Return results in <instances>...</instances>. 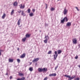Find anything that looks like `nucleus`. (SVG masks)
I'll return each instance as SVG.
<instances>
[{"label": "nucleus", "instance_id": "obj_46", "mask_svg": "<svg viewBox=\"0 0 80 80\" xmlns=\"http://www.w3.org/2000/svg\"><path fill=\"white\" fill-rule=\"evenodd\" d=\"M60 0H58V1H59Z\"/></svg>", "mask_w": 80, "mask_h": 80}, {"label": "nucleus", "instance_id": "obj_21", "mask_svg": "<svg viewBox=\"0 0 80 80\" xmlns=\"http://www.w3.org/2000/svg\"><path fill=\"white\" fill-rule=\"evenodd\" d=\"M13 13H14V10H12L11 12V15H12Z\"/></svg>", "mask_w": 80, "mask_h": 80}, {"label": "nucleus", "instance_id": "obj_9", "mask_svg": "<svg viewBox=\"0 0 80 80\" xmlns=\"http://www.w3.org/2000/svg\"><path fill=\"white\" fill-rule=\"evenodd\" d=\"M21 22V19H19L18 22V25H20V22Z\"/></svg>", "mask_w": 80, "mask_h": 80}, {"label": "nucleus", "instance_id": "obj_35", "mask_svg": "<svg viewBox=\"0 0 80 80\" xmlns=\"http://www.w3.org/2000/svg\"><path fill=\"white\" fill-rule=\"evenodd\" d=\"M18 12V13H21V12H22V11L21 10H20L19 11H17Z\"/></svg>", "mask_w": 80, "mask_h": 80}, {"label": "nucleus", "instance_id": "obj_23", "mask_svg": "<svg viewBox=\"0 0 80 80\" xmlns=\"http://www.w3.org/2000/svg\"><path fill=\"white\" fill-rule=\"evenodd\" d=\"M27 39V38H24L22 39V42H25L26 39Z\"/></svg>", "mask_w": 80, "mask_h": 80}, {"label": "nucleus", "instance_id": "obj_24", "mask_svg": "<svg viewBox=\"0 0 80 80\" xmlns=\"http://www.w3.org/2000/svg\"><path fill=\"white\" fill-rule=\"evenodd\" d=\"M20 8H25V6L23 5L22 6V4H21Z\"/></svg>", "mask_w": 80, "mask_h": 80}, {"label": "nucleus", "instance_id": "obj_39", "mask_svg": "<svg viewBox=\"0 0 80 80\" xmlns=\"http://www.w3.org/2000/svg\"><path fill=\"white\" fill-rule=\"evenodd\" d=\"M32 12H35V9H32Z\"/></svg>", "mask_w": 80, "mask_h": 80}, {"label": "nucleus", "instance_id": "obj_30", "mask_svg": "<svg viewBox=\"0 0 80 80\" xmlns=\"http://www.w3.org/2000/svg\"><path fill=\"white\" fill-rule=\"evenodd\" d=\"M17 62H18V63H20V60L19 59H17Z\"/></svg>", "mask_w": 80, "mask_h": 80}, {"label": "nucleus", "instance_id": "obj_5", "mask_svg": "<svg viewBox=\"0 0 80 80\" xmlns=\"http://www.w3.org/2000/svg\"><path fill=\"white\" fill-rule=\"evenodd\" d=\"M57 76V74L55 73L50 74L49 75V77H55Z\"/></svg>", "mask_w": 80, "mask_h": 80}, {"label": "nucleus", "instance_id": "obj_3", "mask_svg": "<svg viewBox=\"0 0 80 80\" xmlns=\"http://www.w3.org/2000/svg\"><path fill=\"white\" fill-rule=\"evenodd\" d=\"M67 12H68V11L66 9V8H65L63 11L64 15H66L67 13Z\"/></svg>", "mask_w": 80, "mask_h": 80}, {"label": "nucleus", "instance_id": "obj_7", "mask_svg": "<svg viewBox=\"0 0 80 80\" xmlns=\"http://www.w3.org/2000/svg\"><path fill=\"white\" fill-rule=\"evenodd\" d=\"M24 57H25V53H24L20 57V58H24Z\"/></svg>", "mask_w": 80, "mask_h": 80}, {"label": "nucleus", "instance_id": "obj_25", "mask_svg": "<svg viewBox=\"0 0 80 80\" xmlns=\"http://www.w3.org/2000/svg\"><path fill=\"white\" fill-rule=\"evenodd\" d=\"M29 15L30 17H33V13L32 12L30 14H29Z\"/></svg>", "mask_w": 80, "mask_h": 80}, {"label": "nucleus", "instance_id": "obj_29", "mask_svg": "<svg viewBox=\"0 0 80 80\" xmlns=\"http://www.w3.org/2000/svg\"><path fill=\"white\" fill-rule=\"evenodd\" d=\"M51 11H53L55 10V9L53 8H51Z\"/></svg>", "mask_w": 80, "mask_h": 80}, {"label": "nucleus", "instance_id": "obj_31", "mask_svg": "<svg viewBox=\"0 0 80 80\" xmlns=\"http://www.w3.org/2000/svg\"><path fill=\"white\" fill-rule=\"evenodd\" d=\"M74 80H80V78H77L74 79Z\"/></svg>", "mask_w": 80, "mask_h": 80}, {"label": "nucleus", "instance_id": "obj_44", "mask_svg": "<svg viewBox=\"0 0 80 80\" xmlns=\"http://www.w3.org/2000/svg\"><path fill=\"white\" fill-rule=\"evenodd\" d=\"M6 75H8V73H7L6 74Z\"/></svg>", "mask_w": 80, "mask_h": 80}, {"label": "nucleus", "instance_id": "obj_32", "mask_svg": "<svg viewBox=\"0 0 80 80\" xmlns=\"http://www.w3.org/2000/svg\"><path fill=\"white\" fill-rule=\"evenodd\" d=\"M28 12L29 13H30V9H28Z\"/></svg>", "mask_w": 80, "mask_h": 80}, {"label": "nucleus", "instance_id": "obj_34", "mask_svg": "<svg viewBox=\"0 0 80 80\" xmlns=\"http://www.w3.org/2000/svg\"><path fill=\"white\" fill-rule=\"evenodd\" d=\"M58 67V65H57L56 67L55 68V70H56V69H57V68Z\"/></svg>", "mask_w": 80, "mask_h": 80}, {"label": "nucleus", "instance_id": "obj_38", "mask_svg": "<svg viewBox=\"0 0 80 80\" xmlns=\"http://www.w3.org/2000/svg\"><path fill=\"white\" fill-rule=\"evenodd\" d=\"M44 80H47V77H46L44 79Z\"/></svg>", "mask_w": 80, "mask_h": 80}, {"label": "nucleus", "instance_id": "obj_22", "mask_svg": "<svg viewBox=\"0 0 80 80\" xmlns=\"http://www.w3.org/2000/svg\"><path fill=\"white\" fill-rule=\"evenodd\" d=\"M49 38L48 37V35L47 36H45V37L44 38V39H49Z\"/></svg>", "mask_w": 80, "mask_h": 80}, {"label": "nucleus", "instance_id": "obj_45", "mask_svg": "<svg viewBox=\"0 0 80 80\" xmlns=\"http://www.w3.org/2000/svg\"><path fill=\"white\" fill-rule=\"evenodd\" d=\"M30 65H31V64H32V62H30Z\"/></svg>", "mask_w": 80, "mask_h": 80}, {"label": "nucleus", "instance_id": "obj_8", "mask_svg": "<svg viewBox=\"0 0 80 80\" xmlns=\"http://www.w3.org/2000/svg\"><path fill=\"white\" fill-rule=\"evenodd\" d=\"M25 78L23 77L22 78H18L17 80H25Z\"/></svg>", "mask_w": 80, "mask_h": 80}, {"label": "nucleus", "instance_id": "obj_6", "mask_svg": "<svg viewBox=\"0 0 80 80\" xmlns=\"http://www.w3.org/2000/svg\"><path fill=\"white\" fill-rule=\"evenodd\" d=\"M77 40L76 39H73L72 40V42L73 44H76L77 43Z\"/></svg>", "mask_w": 80, "mask_h": 80}, {"label": "nucleus", "instance_id": "obj_16", "mask_svg": "<svg viewBox=\"0 0 80 80\" xmlns=\"http://www.w3.org/2000/svg\"><path fill=\"white\" fill-rule=\"evenodd\" d=\"M64 20L65 22H67L68 21V19H67V18L66 17L64 18L63 19Z\"/></svg>", "mask_w": 80, "mask_h": 80}, {"label": "nucleus", "instance_id": "obj_17", "mask_svg": "<svg viewBox=\"0 0 80 80\" xmlns=\"http://www.w3.org/2000/svg\"><path fill=\"white\" fill-rule=\"evenodd\" d=\"M67 26L68 27H70L71 26V22H68L67 23Z\"/></svg>", "mask_w": 80, "mask_h": 80}, {"label": "nucleus", "instance_id": "obj_43", "mask_svg": "<svg viewBox=\"0 0 80 80\" xmlns=\"http://www.w3.org/2000/svg\"><path fill=\"white\" fill-rule=\"evenodd\" d=\"M46 8H47V4H46Z\"/></svg>", "mask_w": 80, "mask_h": 80}, {"label": "nucleus", "instance_id": "obj_37", "mask_svg": "<svg viewBox=\"0 0 80 80\" xmlns=\"http://www.w3.org/2000/svg\"><path fill=\"white\" fill-rule=\"evenodd\" d=\"M75 59H77V58H78V56L77 55L75 57Z\"/></svg>", "mask_w": 80, "mask_h": 80}, {"label": "nucleus", "instance_id": "obj_18", "mask_svg": "<svg viewBox=\"0 0 80 80\" xmlns=\"http://www.w3.org/2000/svg\"><path fill=\"white\" fill-rule=\"evenodd\" d=\"M5 16H6V15L5 13H4L3 15L2 16V19H4L5 17Z\"/></svg>", "mask_w": 80, "mask_h": 80}, {"label": "nucleus", "instance_id": "obj_26", "mask_svg": "<svg viewBox=\"0 0 80 80\" xmlns=\"http://www.w3.org/2000/svg\"><path fill=\"white\" fill-rule=\"evenodd\" d=\"M58 54H60V53H62V51H61V50H58Z\"/></svg>", "mask_w": 80, "mask_h": 80}, {"label": "nucleus", "instance_id": "obj_13", "mask_svg": "<svg viewBox=\"0 0 80 80\" xmlns=\"http://www.w3.org/2000/svg\"><path fill=\"white\" fill-rule=\"evenodd\" d=\"M30 35L29 34H27L26 35V38H28V37H30Z\"/></svg>", "mask_w": 80, "mask_h": 80}, {"label": "nucleus", "instance_id": "obj_42", "mask_svg": "<svg viewBox=\"0 0 80 80\" xmlns=\"http://www.w3.org/2000/svg\"><path fill=\"white\" fill-rule=\"evenodd\" d=\"M2 55V53L0 52V56Z\"/></svg>", "mask_w": 80, "mask_h": 80}, {"label": "nucleus", "instance_id": "obj_10", "mask_svg": "<svg viewBox=\"0 0 80 80\" xmlns=\"http://www.w3.org/2000/svg\"><path fill=\"white\" fill-rule=\"evenodd\" d=\"M47 68H44L43 69H42V72H47Z\"/></svg>", "mask_w": 80, "mask_h": 80}, {"label": "nucleus", "instance_id": "obj_14", "mask_svg": "<svg viewBox=\"0 0 80 80\" xmlns=\"http://www.w3.org/2000/svg\"><path fill=\"white\" fill-rule=\"evenodd\" d=\"M43 42L45 43H47V42H48V39H46L43 41Z\"/></svg>", "mask_w": 80, "mask_h": 80}, {"label": "nucleus", "instance_id": "obj_40", "mask_svg": "<svg viewBox=\"0 0 80 80\" xmlns=\"http://www.w3.org/2000/svg\"><path fill=\"white\" fill-rule=\"evenodd\" d=\"M12 76H11L10 77V79H12Z\"/></svg>", "mask_w": 80, "mask_h": 80}, {"label": "nucleus", "instance_id": "obj_19", "mask_svg": "<svg viewBox=\"0 0 80 80\" xmlns=\"http://www.w3.org/2000/svg\"><path fill=\"white\" fill-rule=\"evenodd\" d=\"M22 16H25V14L24 13V12L23 11H22Z\"/></svg>", "mask_w": 80, "mask_h": 80}, {"label": "nucleus", "instance_id": "obj_41", "mask_svg": "<svg viewBox=\"0 0 80 80\" xmlns=\"http://www.w3.org/2000/svg\"><path fill=\"white\" fill-rule=\"evenodd\" d=\"M3 50H1V49H0V52H3Z\"/></svg>", "mask_w": 80, "mask_h": 80}, {"label": "nucleus", "instance_id": "obj_12", "mask_svg": "<svg viewBox=\"0 0 80 80\" xmlns=\"http://www.w3.org/2000/svg\"><path fill=\"white\" fill-rule=\"evenodd\" d=\"M38 71L39 72H42V69L39 68L38 69Z\"/></svg>", "mask_w": 80, "mask_h": 80}, {"label": "nucleus", "instance_id": "obj_15", "mask_svg": "<svg viewBox=\"0 0 80 80\" xmlns=\"http://www.w3.org/2000/svg\"><path fill=\"white\" fill-rule=\"evenodd\" d=\"M33 68L32 67H30L29 68V70L30 71V72H32L33 71Z\"/></svg>", "mask_w": 80, "mask_h": 80}, {"label": "nucleus", "instance_id": "obj_33", "mask_svg": "<svg viewBox=\"0 0 80 80\" xmlns=\"http://www.w3.org/2000/svg\"><path fill=\"white\" fill-rule=\"evenodd\" d=\"M51 53H52V51H49L48 52V54H50Z\"/></svg>", "mask_w": 80, "mask_h": 80}, {"label": "nucleus", "instance_id": "obj_47", "mask_svg": "<svg viewBox=\"0 0 80 80\" xmlns=\"http://www.w3.org/2000/svg\"><path fill=\"white\" fill-rule=\"evenodd\" d=\"M19 6H20V5Z\"/></svg>", "mask_w": 80, "mask_h": 80}, {"label": "nucleus", "instance_id": "obj_28", "mask_svg": "<svg viewBox=\"0 0 80 80\" xmlns=\"http://www.w3.org/2000/svg\"><path fill=\"white\" fill-rule=\"evenodd\" d=\"M19 75H20L21 76H23L24 75V74H23L22 73H19Z\"/></svg>", "mask_w": 80, "mask_h": 80}, {"label": "nucleus", "instance_id": "obj_1", "mask_svg": "<svg viewBox=\"0 0 80 80\" xmlns=\"http://www.w3.org/2000/svg\"><path fill=\"white\" fill-rule=\"evenodd\" d=\"M64 77H67V78H68L69 79L68 80H73V78H75L76 76H75V75H73L72 76V77H70V76L67 75H64Z\"/></svg>", "mask_w": 80, "mask_h": 80}, {"label": "nucleus", "instance_id": "obj_27", "mask_svg": "<svg viewBox=\"0 0 80 80\" xmlns=\"http://www.w3.org/2000/svg\"><path fill=\"white\" fill-rule=\"evenodd\" d=\"M64 22L65 21L63 19L61 20V23H64Z\"/></svg>", "mask_w": 80, "mask_h": 80}, {"label": "nucleus", "instance_id": "obj_2", "mask_svg": "<svg viewBox=\"0 0 80 80\" xmlns=\"http://www.w3.org/2000/svg\"><path fill=\"white\" fill-rule=\"evenodd\" d=\"M55 54L54 55V60H56V58H57V56H58V54H57V51L55 52Z\"/></svg>", "mask_w": 80, "mask_h": 80}, {"label": "nucleus", "instance_id": "obj_20", "mask_svg": "<svg viewBox=\"0 0 80 80\" xmlns=\"http://www.w3.org/2000/svg\"><path fill=\"white\" fill-rule=\"evenodd\" d=\"M13 59H9V62H13Z\"/></svg>", "mask_w": 80, "mask_h": 80}, {"label": "nucleus", "instance_id": "obj_4", "mask_svg": "<svg viewBox=\"0 0 80 80\" xmlns=\"http://www.w3.org/2000/svg\"><path fill=\"white\" fill-rule=\"evenodd\" d=\"M39 60V58H34L32 61V62H38Z\"/></svg>", "mask_w": 80, "mask_h": 80}, {"label": "nucleus", "instance_id": "obj_11", "mask_svg": "<svg viewBox=\"0 0 80 80\" xmlns=\"http://www.w3.org/2000/svg\"><path fill=\"white\" fill-rule=\"evenodd\" d=\"M17 4H18L17 2H15L14 3L13 5L14 7H17Z\"/></svg>", "mask_w": 80, "mask_h": 80}, {"label": "nucleus", "instance_id": "obj_36", "mask_svg": "<svg viewBox=\"0 0 80 80\" xmlns=\"http://www.w3.org/2000/svg\"><path fill=\"white\" fill-rule=\"evenodd\" d=\"M75 8H76V9H77V10H78V11H79V9H78V8H77V7H75Z\"/></svg>", "mask_w": 80, "mask_h": 80}]
</instances>
